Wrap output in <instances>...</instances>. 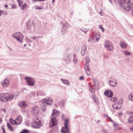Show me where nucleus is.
Returning <instances> with one entry per match:
<instances>
[{
    "mask_svg": "<svg viewBox=\"0 0 133 133\" xmlns=\"http://www.w3.org/2000/svg\"><path fill=\"white\" fill-rule=\"evenodd\" d=\"M133 7V4H132L131 5V6L130 7L129 5H127L126 7H125L124 8V9L126 11H129L131 8Z\"/></svg>",
    "mask_w": 133,
    "mask_h": 133,
    "instance_id": "18",
    "label": "nucleus"
},
{
    "mask_svg": "<svg viewBox=\"0 0 133 133\" xmlns=\"http://www.w3.org/2000/svg\"><path fill=\"white\" fill-rule=\"evenodd\" d=\"M36 9H41V8L40 7H37V8H36Z\"/></svg>",
    "mask_w": 133,
    "mask_h": 133,
    "instance_id": "49",
    "label": "nucleus"
},
{
    "mask_svg": "<svg viewBox=\"0 0 133 133\" xmlns=\"http://www.w3.org/2000/svg\"><path fill=\"white\" fill-rule=\"evenodd\" d=\"M61 132L63 133H68L69 132V127H65L62 128Z\"/></svg>",
    "mask_w": 133,
    "mask_h": 133,
    "instance_id": "11",
    "label": "nucleus"
},
{
    "mask_svg": "<svg viewBox=\"0 0 133 133\" xmlns=\"http://www.w3.org/2000/svg\"><path fill=\"white\" fill-rule=\"evenodd\" d=\"M2 121V120L1 119V118H0V123Z\"/></svg>",
    "mask_w": 133,
    "mask_h": 133,
    "instance_id": "53",
    "label": "nucleus"
},
{
    "mask_svg": "<svg viewBox=\"0 0 133 133\" xmlns=\"http://www.w3.org/2000/svg\"><path fill=\"white\" fill-rule=\"evenodd\" d=\"M123 101L122 98L119 99V102L120 104H122L123 103Z\"/></svg>",
    "mask_w": 133,
    "mask_h": 133,
    "instance_id": "40",
    "label": "nucleus"
},
{
    "mask_svg": "<svg viewBox=\"0 0 133 133\" xmlns=\"http://www.w3.org/2000/svg\"><path fill=\"white\" fill-rule=\"evenodd\" d=\"M88 30L87 29H84L83 30V31L85 32H86Z\"/></svg>",
    "mask_w": 133,
    "mask_h": 133,
    "instance_id": "46",
    "label": "nucleus"
},
{
    "mask_svg": "<svg viewBox=\"0 0 133 133\" xmlns=\"http://www.w3.org/2000/svg\"><path fill=\"white\" fill-rule=\"evenodd\" d=\"M87 48L85 46H83L81 50V54L82 56H84L86 53Z\"/></svg>",
    "mask_w": 133,
    "mask_h": 133,
    "instance_id": "15",
    "label": "nucleus"
},
{
    "mask_svg": "<svg viewBox=\"0 0 133 133\" xmlns=\"http://www.w3.org/2000/svg\"><path fill=\"white\" fill-rule=\"evenodd\" d=\"M114 125L115 129V130H119L120 129L119 128L117 124H114Z\"/></svg>",
    "mask_w": 133,
    "mask_h": 133,
    "instance_id": "27",
    "label": "nucleus"
},
{
    "mask_svg": "<svg viewBox=\"0 0 133 133\" xmlns=\"http://www.w3.org/2000/svg\"><path fill=\"white\" fill-rule=\"evenodd\" d=\"M58 112V111L57 110H54L53 111V112L52 114V116L55 115L56 114V113Z\"/></svg>",
    "mask_w": 133,
    "mask_h": 133,
    "instance_id": "33",
    "label": "nucleus"
},
{
    "mask_svg": "<svg viewBox=\"0 0 133 133\" xmlns=\"http://www.w3.org/2000/svg\"><path fill=\"white\" fill-rule=\"evenodd\" d=\"M84 68L87 75H89L90 72V69L89 67L86 65L84 66Z\"/></svg>",
    "mask_w": 133,
    "mask_h": 133,
    "instance_id": "17",
    "label": "nucleus"
},
{
    "mask_svg": "<svg viewBox=\"0 0 133 133\" xmlns=\"http://www.w3.org/2000/svg\"><path fill=\"white\" fill-rule=\"evenodd\" d=\"M62 82L65 84L69 85L70 84L68 80L62 79Z\"/></svg>",
    "mask_w": 133,
    "mask_h": 133,
    "instance_id": "23",
    "label": "nucleus"
},
{
    "mask_svg": "<svg viewBox=\"0 0 133 133\" xmlns=\"http://www.w3.org/2000/svg\"><path fill=\"white\" fill-rule=\"evenodd\" d=\"M101 12H100L99 14H100L101 15H102V14H101Z\"/></svg>",
    "mask_w": 133,
    "mask_h": 133,
    "instance_id": "56",
    "label": "nucleus"
},
{
    "mask_svg": "<svg viewBox=\"0 0 133 133\" xmlns=\"http://www.w3.org/2000/svg\"><path fill=\"white\" fill-rule=\"evenodd\" d=\"M124 53L126 55H130V53L128 51H125L124 52Z\"/></svg>",
    "mask_w": 133,
    "mask_h": 133,
    "instance_id": "39",
    "label": "nucleus"
},
{
    "mask_svg": "<svg viewBox=\"0 0 133 133\" xmlns=\"http://www.w3.org/2000/svg\"><path fill=\"white\" fill-rule=\"evenodd\" d=\"M127 44H126L124 42H122L121 43V47L123 48H125L127 46Z\"/></svg>",
    "mask_w": 133,
    "mask_h": 133,
    "instance_id": "22",
    "label": "nucleus"
},
{
    "mask_svg": "<svg viewBox=\"0 0 133 133\" xmlns=\"http://www.w3.org/2000/svg\"><path fill=\"white\" fill-rule=\"evenodd\" d=\"M32 112L35 115L39 113V109L37 107H35L33 108Z\"/></svg>",
    "mask_w": 133,
    "mask_h": 133,
    "instance_id": "13",
    "label": "nucleus"
},
{
    "mask_svg": "<svg viewBox=\"0 0 133 133\" xmlns=\"http://www.w3.org/2000/svg\"><path fill=\"white\" fill-rule=\"evenodd\" d=\"M127 1H122L123 3H125V2ZM128 1L127 2H128V4H129L130 3V2L129 1Z\"/></svg>",
    "mask_w": 133,
    "mask_h": 133,
    "instance_id": "41",
    "label": "nucleus"
},
{
    "mask_svg": "<svg viewBox=\"0 0 133 133\" xmlns=\"http://www.w3.org/2000/svg\"><path fill=\"white\" fill-rule=\"evenodd\" d=\"M9 121L12 124H14L15 123V121H14L12 119H10Z\"/></svg>",
    "mask_w": 133,
    "mask_h": 133,
    "instance_id": "30",
    "label": "nucleus"
},
{
    "mask_svg": "<svg viewBox=\"0 0 133 133\" xmlns=\"http://www.w3.org/2000/svg\"><path fill=\"white\" fill-rule=\"evenodd\" d=\"M104 94L108 97H111L113 96V94L111 90H107L104 92Z\"/></svg>",
    "mask_w": 133,
    "mask_h": 133,
    "instance_id": "9",
    "label": "nucleus"
},
{
    "mask_svg": "<svg viewBox=\"0 0 133 133\" xmlns=\"http://www.w3.org/2000/svg\"><path fill=\"white\" fill-rule=\"evenodd\" d=\"M111 101L114 103H116L117 101V99L116 97H114L111 98Z\"/></svg>",
    "mask_w": 133,
    "mask_h": 133,
    "instance_id": "28",
    "label": "nucleus"
},
{
    "mask_svg": "<svg viewBox=\"0 0 133 133\" xmlns=\"http://www.w3.org/2000/svg\"><path fill=\"white\" fill-rule=\"evenodd\" d=\"M25 78L28 85L31 86L34 85V81L33 78L29 77H26Z\"/></svg>",
    "mask_w": 133,
    "mask_h": 133,
    "instance_id": "3",
    "label": "nucleus"
},
{
    "mask_svg": "<svg viewBox=\"0 0 133 133\" xmlns=\"http://www.w3.org/2000/svg\"><path fill=\"white\" fill-rule=\"evenodd\" d=\"M119 4H120V6H122V4H121V3H120Z\"/></svg>",
    "mask_w": 133,
    "mask_h": 133,
    "instance_id": "55",
    "label": "nucleus"
},
{
    "mask_svg": "<svg viewBox=\"0 0 133 133\" xmlns=\"http://www.w3.org/2000/svg\"><path fill=\"white\" fill-rule=\"evenodd\" d=\"M128 121L129 123H133V117L131 116L129 117L128 119Z\"/></svg>",
    "mask_w": 133,
    "mask_h": 133,
    "instance_id": "24",
    "label": "nucleus"
},
{
    "mask_svg": "<svg viewBox=\"0 0 133 133\" xmlns=\"http://www.w3.org/2000/svg\"><path fill=\"white\" fill-rule=\"evenodd\" d=\"M84 77L83 76H81L80 77L79 79L80 80H82L83 79H84Z\"/></svg>",
    "mask_w": 133,
    "mask_h": 133,
    "instance_id": "42",
    "label": "nucleus"
},
{
    "mask_svg": "<svg viewBox=\"0 0 133 133\" xmlns=\"http://www.w3.org/2000/svg\"><path fill=\"white\" fill-rule=\"evenodd\" d=\"M19 105L22 108H25L28 106V105L25 101L21 102L19 103Z\"/></svg>",
    "mask_w": 133,
    "mask_h": 133,
    "instance_id": "14",
    "label": "nucleus"
},
{
    "mask_svg": "<svg viewBox=\"0 0 133 133\" xmlns=\"http://www.w3.org/2000/svg\"><path fill=\"white\" fill-rule=\"evenodd\" d=\"M76 48V49L75 50H76V51H79V47H75Z\"/></svg>",
    "mask_w": 133,
    "mask_h": 133,
    "instance_id": "44",
    "label": "nucleus"
},
{
    "mask_svg": "<svg viewBox=\"0 0 133 133\" xmlns=\"http://www.w3.org/2000/svg\"><path fill=\"white\" fill-rule=\"evenodd\" d=\"M54 1L53 0L52 1V3H53V2Z\"/></svg>",
    "mask_w": 133,
    "mask_h": 133,
    "instance_id": "57",
    "label": "nucleus"
},
{
    "mask_svg": "<svg viewBox=\"0 0 133 133\" xmlns=\"http://www.w3.org/2000/svg\"><path fill=\"white\" fill-rule=\"evenodd\" d=\"M43 101L45 102L46 104L48 105H50L53 103L52 99L49 97H46L43 99Z\"/></svg>",
    "mask_w": 133,
    "mask_h": 133,
    "instance_id": "5",
    "label": "nucleus"
},
{
    "mask_svg": "<svg viewBox=\"0 0 133 133\" xmlns=\"http://www.w3.org/2000/svg\"><path fill=\"white\" fill-rule=\"evenodd\" d=\"M69 120L67 119H66L65 120L64 125V127H69Z\"/></svg>",
    "mask_w": 133,
    "mask_h": 133,
    "instance_id": "20",
    "label": "nucleus"
},
{
    "mask_svg": "<svg viewBox=\"0 0 133 133\" xmlns=\"http://www.w3.org/2000/svg\"><path fill=\"white\" fill-rule=\"evenodd\" d=\"M13 98V95L8 93L0 94V101L2 102H5L11 101Z\"/></svg>",
    "mask_w": 133,
    "mask_h": 133,
    "instance_id": "1",
    "label": "nucleus"
},
{
    "mask_svg": "<svg viewBox=\"0 0 133 133\" xmlns=\"http://www.w3.org/2000/svg\"><path fill=\"white\" fill-rule=\"evenodd\" d=\"M34 119L35 122L37 125H40L41 124L40 121L37 117H34Z\"/></svg>",
    "mask_w": 133,
    "mask_h": 133,
    "instance_id": "16",
    "label": "nucleus"
},
{
    "mask_svg": "<svg viewBox=\"0 0 133 133\" xmlns=\"http://www.w3.org/2000/svg\"><path fill=\"white\" fill-rule=\"evenodd\" d=\"M110 2H111V0H110Z\"/></svg>",
    "mask_w": 133,
    "mask_h": 133,
    "instance_id": "58",
    "label": "nucleus"
},
{
    "mask_svg": "<svg viewBox=\"0 0 133 133\" xmlns=\"http://www.w3.org/2000/svg\"><path fill=\"white\" fill-rule=\"evenodd\" d=\"M3 130V133H6L5 132V130L4 128H2Z\"/></svg>",
    "mask_w": 133,
    "mask_h": 133,
    "instance_id": "50",
    "label": "nucleus"
},
{
    "mask_svg": "<svg viewBox=\"0 0 133 133\" xmlns=\"http://www.w3.org/2000/svg\"><path fill=\"white\" fill-rule=\"evenodd\" d=\"M5 7L6 8H7L8 7V5L7 4H5Z\"/></svg>",
    "mask_w": 133,
    "mask_h": 133,
    "instance_id": "51",
    "label": "nucleus"
},
{
    "mask_svg": "<svg viewBox=\"0 0 133 133\" xmlns=\"http://www.w3.org/2000/svg\"><path fill=\"white\" fill-rule=\"evenodd\" d=\"M57 123V120L55 118H54L51 119V121L50 122L49 125L51 127L55 126L56 125Z\"/></svg>",
    "mask_w": 133,
    "mask_h": 133,
    "instance_id": "7",
    "label": "nucleus"
},
{
    "mask_svg": "<svg viewBox=\"0 0 133 133\" xmlns=\"http://www.w3.org/2000/svg\"><path fill=\"white\" fill-rule=\"evenodd\" d=\"M29 131L26 130H24L20 133H28Z\"/></svg>",
    "mask_w": 133,
    "mask_h": 133,
    "instance_id": "35",
    "label": "nucleus"
},
{
    "mask_svg": "<svg viewBox=\"0 0 133 133\" xmlns=\"http://www.w3.org/2000/svg\"><path fill=\"white\" fill-rule=\"evenodd\" d=\"M105 46L107 50L110 51H112L114 49L112 44L110 42L106 41L105 42Z\"/></svg>",
    "mask_w": 133,
    "mask_h": 133,
    "instance_id": "4",
    "label": "nucleus"
},
{
    "mask_svg": "<svg viewBox=\"0 0 133 133\" xmlns=\"http://www.w3.org/2000/svg\"><path fill=\"white\" fill-rule=\"evenodd\" d=\"M26 45V44H25L24 45V46H25V45Z\"/></svg>",
    "mask_w": 133,
    "mask_h": 133,
    "instance_id": "59",
    "label": "nucleus"
},
{
    "mask_svg": "<svg viewBox=\"0 0 133 133\" xmlns=\"http://www.w3.org/2000/svg\"><path fill=\"white\" fill-rule=\"evenodd\" d=\"M13 36L16 38L17 41L22 42L23 36L22 34L20 32H17L13 35Z\"/></svg>",
    "mask_w": 133,
    "mask_h": 133,
    "instance_id": "2",
    "label": "nucleus"
},
{
    "mask_svg": "<svg viewBox=\"0 0 133 133\" xmlns=\"http://www.w3.org/2000/svg\"><path fill=\"white\" fill-rule=\"evenodd\" d=\"M94 40V38H93V37H90L89 38V39H88V41H89V42H92V40Z\"/></svg>",
    "mask_w": 133,
    "mask_h": 133,
    "instance_id": "31",
    "label": "nucleus"
},
{
    "mask_svg": "<svg viewBox=\"0 0 133 133\" xmlns=\"http://www.w3.org/2000/svg\"><path fill=\"white\" fill-rule=\"evenodd\" d=\"M10 82L8 79H5L2 82V85L4 87H7L9 85Z\"/></svg>",
    "mask_w": 133,
    "mask_h": 133,
    "instance_id": "8",
    "label": "nucleus"
},
{
    "mask_svg": "<svg viewBox=\"0 0 133 133\" xmlns=\"http://www.w3.org/2000/svg\"><path fill=\"white\" fill-rule=\"evenodd\" d=\"M113 108L114 109H118L120 108V105L117 104H115L112 105Z\"/></svg>",
    "mask_w": 133,
    "mask_h": 133,
    "instance_id": "19",
    "label": "nucleus"
},
{
    "mask_svg": "<svg viewBox=\"0 0 133 133\" xmlns=\"http://www.w3.org/2000/svg\"><path fill=\"white\" fill-rule=\"evenodd\" d=\"M96 37V39L97 40V41H98L99 40L100 38V36L99 34H97Z\"/></svg>",
    "mask_w": 133,
    "mask_h": 133,
    "instance_id": "29",
    "label": "nucleus"
},
{
    "mask_svg": "<svg viewBox=\"0 0 133 133\" xmlns=\"http://www.w3.org/2000/svg\"><path fill=\"white\" fill-rule=\"evenodd\" d=\"M89 90L92 93H93L95 92V89L91 88H90Z\"/></svg>",
    "mask_w": 133,
    "mask_h": 133,
    "instance_id": "32",
    "label": "nucleus"
},
{
    "mask_svg": "<svg viewBox=\"0 0 133 133\" xmlns=\"http://www.w3.org/2000/svg\"><path fill=\"white\" fill-rule=\"evenodd\" d=\"M110 84L111 86L115 87L117 84V81L114 79H112L110 81Z\"/></svg>",
    "mask_w": 133,
    "mask_h": 133,
    "instance_id": "12",
    "label": "nucleus"
},
{
    "mask_svg": "<svg viewBox=\"0 0 133 133\" xmlns=\"http://www.w3.org/2000/svg\"><path fill=\"white\" fill-rule=\"evenodd\" d=\"M40 103L41 107L44 108L45 106L46 103H44L42 101H41L40 102Z\"/></svg>",
    "mask_w": 133,
    "mask_h": 133,
    "instance_id": "26",
    "label": "nucleus"
},
{
    "mask_svg": "<svg viewBox=\"0 0 133 133\" xmlns=\"http://www.w3.org/2000/svg\"><path fill=\"white\" fill-rule=\"evenodd\" d=\"M22 121V118L21 116H18L15 120V124L18 125L20 124Z\"/></svg>",
    "mask_w": 133,
    "mask_h": 133,
    "instance_id": "10",
    "label": "nucleus"
},
{
    "mask_svg": "<svg viewBox=\"0 0 133 133\" xmlns=\"http://www.w3.org/2000/svg\"><path fill=\"white\" fill-rule=\"evenodd\" d=\"M73 56V61L74 63L76 64L77 62V60L76 57V55L75 54H74Z\"/></svg>",
    "mask_w": 133,
    "mask_h": 133,
    "instance_id": "25",
    "label": "nucleus"
},
{
    "mask_svg": "<svg viewBox=\"0 0 133 133\" xmlns=\"http://www.w3.org/2000/svg\"><path fill=\"white\" fill-rule=\"evenodd\" d=\"M99 28L103 32L105 30L103 28V26L102 25H100L99 26Z\"/></svg>",
    "mask_w": 133,
    "mask_h": 133,
    "instance_id": "37",
    "label": "nucleus"
},
{
    "mask_svg": "<svg viewBox=\"0 0 133 133\" xmlns=\"http://www.w3.org/2000/svg\"><path fill=\"white\" fill-rule=\"evenodd\" d=\"M2 13H3V15H6L7 14V12H2Z\"/></svg>",
    "mask_w": 133,
    "mask_h": 133,
    "instance_id": "45",
    "label": "nucleus"
},
{
    "mask_svg": "<svg viewBox=\"0 0 133 133\" xmlns=\"http://www.w3.org/2000/svg\"><path fill=\"white\" fill-rule=\"evenodd\" d=\"M0 112H3L4 114H5L6 113V110L4 109H1L0 110Z\"/></svg>",
    "mask_w": 133,
    "mask_h": 133,
    "instance_id": "38",
    "label": "nucleus"
},
{
    "mask_svg": "<svg viewBox=\"0 0 133 133\" xmlns=\"http://www.w3.org/2000/svg\"><path fill=\"white\" fill-rule=\"evenodd\" d=\"M12 7L13 8H16V6L15 5L12 4L11 5Z\"/></svg>",
    "mask_w": 133,
    "mask_h": 133,
    "instance_id": "43",
    "label": "nucleus"
},
{
    "mask_svg": "<svg viewBox=\"0 0 133 133\" xmlns=\"http://www.w3.org/2000/svg\"><path fill=\"white\" fill-rule=\"evenodd\" d=\"M17 1L19 3V6L22 9L24 10L26 9L27 6V5L25 3H23L22 1Z\"/></svg>",
    "mask_w": 133,
    "mask_h": 133,
    "instance_id": "6",
    "label": "nucleus"
},
{
    "mask_svg": "<svg viewBox=\"0 0 133 133\" xmlns=\"http://www.w3.org/2000/svg\"><path fill=\"white\" fill-rule=\"evenodd\" d=\"M128 114H133V112H128Z\"/></svg>",
    "mask_w": 133,
    "mask_h": 133,
    "instance_id": "48",
    "label": "nucleus"
},
{
    "mask_svg": "<svg viewBox=\"0 0 133 133\" xmlns=\"http://www.w3.org/2000/svg\"><path fill=\"white\" fill-rule=\"evenodd\" d=\"M92 97L93 98L94 101L96 103V100L95 99V95H93L92 96Z\"/></svg>",
    "mask_w": 133,
    "mask_h": 133,
    "instance_id": "34",
    "label": "nucleus"
},
{
    "mask_svg": "<svg viewBox=\"0 0 133 133\" xmlns=\"http://www.w3.org/2000/svg\"><path fill=\"white\" fill-rule=\"evenodd\" d=\"M129 98L131 101H133V96L131 94H130L129 96Z\"/></svg>",
    "mask_w": 133,
    "mask_h": 133,
    "instance_id": "36",
    "label": "nucleus"
},
{
    "mask_svg": "<svg viewBox=\"0 0 133 133\" xmlns=\"http://www.w3.org/2000/svg\"><path fill=\"white\" fill-rule=\"evenodd\" d=\"M2 10H0V16H2Z\"/></svg>",
    "mask_w": 133,
    "mask_h": 133,
    "instance_id": "52",
    "label": "nucleus"
},
{
    "mask_svg": "<svg viewBox=\"0 0 133 133\" xmlns=\"http://www.w3.org/2000/svg\"><path fill=\"white\" fill-rule=\"evenodd\" d=\"M109 118H110V120H111V122H113V121H112V120L111 119V118H110V117H109Z\"/></svg>",
    "mask_w": 133,
    "mask_h": 133,
    "instance_id": "54",
    "label": "nucleus"
},
{
    "mask_svg": "<svg viewBox=\"0 0 133 133\" xmlns=\"http://www.w3.org/2000/svg\"><path fill=\"white\" fill-rule=\"evenodd\" d=\"M130 130L131 131H133V126L130 128Z\"/></svg>",
    "mask_w": 133,
    "mask_h": 133,
    "instance_id": "47",
    "label": "nucleus"
},
{
    "mask_svg": "<svg viewBox=\"0 0 133 133\" xmlns=\"http://www.w3.org/2000/svg\"><path fill=\"white\" fill-rule=\"evenodd\" d=\"M7 125L8 128L11 131H13L14 130V129L9 123H7Z\"/></svg>",
    "mask_w": 133,
    "mask_h": 133,
    "instance_id": "21",
    "label": "nucleus"
}]
</instances>
